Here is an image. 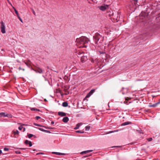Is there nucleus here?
<instances>
[{"label":"nucleus","mask_w":160,"mask_h":160,"mask_svg":"<svg viewBox=\"0 0 160 160\" xmlns=\"http://www.w3.org/2000/svg\"><path fill=\"white\" fill-rule=\"evenodd\" d=\"M89 41L88 39L85 37H82L76 39V45L79 48H86Z\"/></svg>","instance_id":"f257e3e1"},{"label":"nucleus","mask_w":160,"mask_h":160,"mask_svg":"<svg viewBox=\"0 0 160 160\" xmlns=\"http://www.w3.org/2000/svg\"><path fill=\"white\" fill-rule=\"evenodd\" d=\"M106 16L108 17H111V19L112 22H117L119 20L120 17L119 16V19H118V16H114V14L113 11L111 10H108Z\"/></svg>","instance_id":"f03ea898"},{"label":"nucleus","mask_w":160,"mask_h":160,"mask_svg":"<svg viewBox=\"0 0 160 160\" xmlns=\"http://www.w3.org/2000/svg\"><path fill=\"white\" fill-rule=\"evenodd\" d=\"M101 37V36L99 33H96L95 34L93 37V38L96 44H97L98 42H99V43L101 42L102 40L99 41Z\"/></svg>","instance_id":"7ed1b4c3"},{"label":"nucleus","mask_w":160,"mask_h":160,"mask_svg":"<svg viewBox=\"0 0 160 160\" xmlns=\"http://www.w3.org/2000/svg\"><path fill=\"white\" fill-rule=\"evenodd\" d=\"M1 24V32L3 34H4L6 33V27L3 21H1L0 22Z\"/></svg>","instance_id":"20e7f679"},{"label":"nucleus","mask_w":160,"mask_h":160,"mask_svg":"<svg viewBox=\"0 0 160 160\" xmlns=\"http://www.w3.org/2000/svg\"><path fill=\"white\" fill-rule=\"evenodd\" d=\"M108 6L107 5H106L104 6H99L98 8L102 11H105L108 8Z\"/></svg>","instance_id":"39448f33"},{"label":"nucleus","mask_w":160,"mask_h":160,"mask_svg":"<svg viewBox=\"0 0 160 160\" xmlns=\"http://www.w3.org/2000/svg\"><path fill=\"white\" fill-rule=\"evenodd\" d=\"M128 91V88H122V94H125L127 93Z\"/></svg>","instance_id":"423d86ee"},{"label":"nucleus","mask_w":160,"mask_h":160,"mask_svg":"<svg viewBox=\"0 0 160 160\" xmlns=\"http://www.w3.org/2000/svg\"><path fill=\"white\" fill-rule=\"evenodd\" d=\"M87 59V57L86 56H82L81 58V61L82 62H85Z\"/></svg>","instance_id":"0eeeda50"},{"label":"nucleus","mask_w":160,"mask_h":160,"mask_svg":"<svg viewBox=\"0 0 160 160\" xmlns=\"http://www.w3.org/2000/svg\"><path fill=\"white\" fill-rule=\"evenodd\" d=\"M25 143L26 145L29 144L30 147H31L32 146L31 142L29 141L28 140H26L25 141Z\"/></svg>","instance_id":"6e6552de"},{"label":"nucleus","mask_w":160,"mask_h":160,"mask_svg":"<svg viewBox=\"0 0 160 160\" xmlns=\"http://www.w3.org/2000/svg\"><path fill=\"white\" fill-rule=\"evenodd\" d=\"M52 153L53 154H54L55 155H64L65 154L64 153H62L56 152H52Z\"/></svg>","instance_id":"1a4fd4ad"},{"label":"nucleus","mask_w":160,"mask_h":160,"mask_svg":"<svg viewBox=\"0 0 160 160\" xmlns=\"http://www.w3.org/2000/svg\"><path fill=\"white\" fill-rule=\"evenodd\" d=\"M82 125V123H79L77 124L76 126L74 128V129L75 130H77L80 127V126H81Z\"/></svg>","instance_id":"9d476101"},{"label":"nucleus","mask_w":160,"mask_h":160,"mask_svg":"<svg viewBox=\"0 0 160 160\" xmlns=\"http://www.w3.org/2000/svg\"><path fill=\"white\" fill-rule=\"evenodd\" d=\"M39 129L41 130V131H42V132H46V133H50L51 132L47 130H46L44 129L41 128H39Z\"/></svg>","instance_id":"9b49d317"},{"label":"nucleus","mask_w":160,"mask_h":160,"mask_svg":"<svg viewBox=\"0 0 160 160\" xmlns=\"http://www.w3.org/2000/svg\"><path fill=\"white\" fill-rule=\"evenodd\" d=\"M58 114L61 116H64L66 115V113L63 112H58Z\"/></svg>","instance_id":"f8f14e48"},{"label":"nucleus","mask_w":160,"mask_h":160,"mask_svg":"<svg viewBox=\"0 0 160 160\" xmlns=\"http://www.w3.org/2000/svg\"><path fill=\"white\" fill-rule=\"evenodd\" d=\"M69 121V118L67 117H64L62 119V121L63 122L67 123Z\"/></svg>","instance_id":"ddd939ff"},{"label":"nucleus","mask_w":160,"mask_h":160,"mask_svg":"<svg viewBox=\"0 0 160 160\" xmlns=\"http://www.w3.org/2000/svg\"><path fill=\"white\" fill-rule=\"evenodd\" d=\"M92 151H93V150H91L85 151L82 152L81 153V154H85V153H89V152H92Z\"/></svg>","instance_id":"4468645a"},{"label":"nucleus","mask_w":160,"mask_h":160,"mask_svg":"<svg viewBox=\"0 0 160 160\" xmlns=\"http://www.w3.org/2000/svg\"><path fill=\"white\" fill-rule=\"evenodd\" d=\"M132 123L131 122H125L124 123H122L121 125V126H124L126 125H128L129 124H131Z\"/></svg>","instance_id":"2eb2a0df"},{"label":"nucleus","mask_w":160,"mask_h":160,"mask_svg":"<svg viewBox=\"0 0 160 160\" xmlns=\"http://www.w3.org/2000/svg\"><path fill=\"white\" fill-rule=\"evenodd\" d=\"M30 110L32 111H36L37 112L40 111V110L39 109L34 108H30Z\"/></svg>","instance_id":"dca6fc26"},{"label":"nucleus","mask_w":160,"mask_h":160,"mask_svg":"<svg viewBox=\"0 0 160 160\" xmlns=\"http://www.w3.org/2000/svg\"><path fill=\"white\" fill-rule=\"evenodd\" d=\"M35 71H36V72L39 73H41L42 72V69L40 68H39L37 70H35Z\"/></svg>","instance_id":"f3484780"},{"label":"nucleus","mask_w":160,"mask_h":160,"mask_svg":"<svg viewBox=\"0 0 160 160\" xmlns=\"http://www.w3.org/2000/svg\"><path fill=\"white\" fill-rule=\"evenodd\" d=\"M4 117H7L8 118H11L12 117V116L11 114H5Z\"/></svg>","instance_id":"a211bd4d"},{"label":"nucleus","mask_w":160,"mask_h":160,"mask_svg":"<svg viewBox=\"0 0 160 160\" xmlns=\"http://www.w3.org/2000/svg\"><path fill=\"white\" fill-rule=\"evenodd\" d=\"M12 132L14 135H18L19 133V131L18 130H16L15 131H13Z\"/></svg>","instance_id":"6ab92c4d"},{"label":"nucleus","mask_w":160,"mask_h":160,"mask_svg":"<svg viewBox=\"0 0 160 160\" xmlns=\"http://www.w3.org/2000/svg\"><path fill=\"white\" fill-rule=\"evenodd\" d=\"M62 106L63 107H67L68 106V103L66 102H64L62 103Z\"/></svg>","instance_id":"aec40b11"},{"label":"nucleus","mask_w":160,"mask_h":160,"mask_svg":"<svg viewBox=\"0 0 160 160\" xmlns=\"http://www.w3.org/2000/svg\"><path fill=\"white\" fill-rule=\"evenodd\" d=\"M118 130H113V131H112L109 132H108V133H112L117 132H118Z\"/></svg>","instance_id":"412c9836"},{"label":"nucleus","mask_w":160,"mask_h":160,"mask_svg":"<svg viewBox=\"0 0 160 160\" xmlns=\"http://www.w3.org/2000/svg\"><path fill=\"white\" fill-rule=\"evenodd\" d=\"M13 8L15 11V13L17 15V16L18 17V16H19L18 11L16 10V9H15V8L14 7H13Z\"/></svg>","instance_id":"4be33fe9"},{"label":"nucleus","mask_w":160,"mask_h":160,"mask_svg":"<svg viewBox=\"0 0 160 160\" xmlns=\"http://www.w3.org/2000/svg\"><path fill=\"white\" fill-rule=\"evenodd\" d=\"M90 128V126H87L85 127V130L86 131H88L89 130Z\"/></svg>","instance_id":"5701e85b"},{"label":"nucleus","mask_w":160,"mask_h":160,"mask_svg":"<svg viewBox=\"0 0 160 160\" xmlns=\"http://www.w3.org/2000/svg\"><path fill=\"white\" fill-rule=\"evenodd\" d=\"M76 132L78 133H84V132L81 130H78L76 131Z\"/></svg>","instance_id":"b1692460"},{"label":"nucleus","mask_w":160,"mask_h":160,"mask_svg":"<svg viewBox=\"0 0 160 160\" xmlns=\"http://www.w3.org/2000/svg\"><path fill=\"white\" fill-rule=\"evenodd\" d=\"M5 113L4 112H1L0 113V116L2 117L3 116L4 117V116L5 115Z\"/></svg>","instance_id":"393cba45"},{"label":"nucleus","mask_w":160,"mask_h":160,"mask_svg":"<svg viewBox=\"0 0 160 160\" xmlns=\"http://www.w3.org/2000/svg\"><path fill=\"white\" fill-rule=\"evenodd\" d=\"M95 91V89H92L91 90L90 92H89V93L91 94V95Z\"/></svg>","instance_id":"a878e982"},{"label":"nucleus","mask_w":160,"mask_h":160,"mask_svg":"<svg viewBox=\"0 0 160 160\" xmlns=\"http://www.w3.org/2000/svg\"><path fill=\"white\" fill-rule=\"evenodd\" d=\"M157 105V103H155L150 106V107H155Z\"/></svg>","instance_id":"bb28decb"},{"label":"nucleus","mask_w":160,"mask_h":160,"mask_svg":"<svg viewBox=\"0 0 160 160\" xmlns=\"http://www.w3.org/2000/svg\"><path fill=\"white\" fill-rule=\"evenodd\" d=\"M33 135L31 134H29L28 135V138H30L33 136Z\"/></svg>","instance_id":"cd10ccee"},{"label":"nucleus","mask_w":160,"mask_h":160,"mask_svg":"<svg viewBox=\"0 0 160 160\" xmlns=\"http://www.w3.org/2000/svg\"><path fill=\"white\" fill-rule=\"evenodd\" d=\"M23 128V127L22 126H20L18 127V129L19 130H22V129Z\"/></svg>","instance_id":"c85d7f7f"},{"label":"nucleus","mask_w":160,"mask_h":160,"mask_svg":"<svg viewBox=\"0 0 160 160\" xmlns=\"http://www.w3.org/2000/svg\"><path fill=\"white\" fill-rule=\"evenodd\" d=\"M91 95V94L89 92V93H88L87 94V95L86 96V97L88 98V97H90Z\"/></svg>","instance_id":"c756f323"},{"label":"nucleus","mask_w":160,"mask_h":160,"mask_svg":"<svg viewBox=\"0 0 160 160\" xmlns=\"http://www.w3.org/2000/svg\"><path fill=\"white\" fill-rule=\"evenodd\" d=\"M18 18H19V20H20V21L22 22H22V19H21V18L19 17V16H18Z\"/></svg>","instance_id":"7c9ffc66"},{"label":"nucleus","mask_w":160,"mask_h":160,"mask_svg":"<svg viewBox=\"0 0 160 160\" xmlns=\"http://www.w3.org/2000/svg\"><path fill=\"white\" fill-rule=\"evenodd\" d=\"M40 118H41V117L39 116H36L35 117V118L36 120H38Z\"/></svg>","instance_id":"2f4dec72"},{"label":"nucleus","mask_w":160,"mask_h":160,"mask_svg":"<svg viewBox=\"0 0 160 160\" xmlns=\"http://www.w3.org/2000/svg\"><path fill=\"white\" fill-rule=\"evenodd\" d=\"M34 124L35 126H39V127H40V125L39 124H37V123H34Z\"/></svg>","instance_id":"473e14b6"},{"label":"nucleus","mask_w":160,"mask_h":160,"mask_svg":"<svg viewBox=\"0 0 160 160\" xmlns=\"http://www.w3.org/2000/svg\"><path fill=\"white\" fill-rule=\"evenodd\" d=\"M15 153L17 154H20L21 153V152L19 151H16Z\"/></svg>","instance_id":"72a5a7b5"},{"label":"nucleus","mask_w":160,"mask_h":160,"mask_svg":"<svg viewBox=\"0 0 160 160\" xmlns=\"http://www.w3.org/2000/svg\"><path fill=\"white\" fill-rule=\"evenodd\" d=\"M19 149L22 150H25L27 149V148H19Z\"/></svg>","instance_id":"f704fd0d"},{"label":"nucleus","mask_w":160,"mask_h":160,"mask_svg":"<svg viewBox=\"0 0 160 160\" xmlns=\"http://www.w3.org/2000/svg\"><path fill=\"white\" fill-rule=\"evenodd\" d=\"M8 150H9V149L7 148H5L4 149V151H8Z\"/></svg>","instance_id":"c9c22d12"},{"label":"nucleus","mask_w":160,"mask_h":160,"mask_svg":"<svg viewBox=\"0 0 160 160\" xmlns=\"http://www.w3.org/2000/svg\"><path fill=\"white\" fill-rule=\"evenodd\" d=\"M152 140V138H149L148 139V140L149 141H151Z\"/></svg>","instance_id":"e433bc0d"},{"label":"nucleus","mask_w":160,"mask_h":160,"mask_svg":"<svg viewBox=\"0 0 160 160\" xmlns=\"http://www.w3.org/2000/svg\"><path fill=\"white\" fill-rule=\"evenodd\" d=\"M32 12H33V14L35 15H36V14H35V11H34V10L33 9H32Z\"/></svg>","instance_id":"4c0bfd02"},{"label":"nucleus","mask_w":160,"mask_h":160,"mask_svg":"<svg viewBox=\"0 0 160 160\" xmlns=\"http://www.w3.org/2000/svg\"><path fill=\"white\" fill-rule=\"evenodd\" d=\"M8 3L11 5L12 6V4L8 0Z\"/></svg>","instance_id":"58836bf2"},{"label":"nucleus","mask_w":160,"mask_h":160,"mask_svg":"<svg viewBox=\"0 0 160 160\" xmlns=\"http://www.w3.org/2000/svg\"><path fill=\"white\" fill-rule=\"evenodd\" d=\"M38 154H43V153L42 152H39V153H38L37 154V155H38Z\"/></svg>","instance_id":"ea45409f"},{"label":"nucleus","mask_w":160,"mask_h":160,"mask_svg":"<svg viewBox=\"0 0 160 160\" xmlns=\"http://www.w3.org/2000/svg\"><path fill=\"white\" fill-rule=\"evenodd\" d=\"M19 69L20 70V69L22 70L23 71H24V70H25L24 69V68L22 69V68L21 67H19Z\"/></svg>","instance_id":"a19ab883"},{"label":"nucleus","mask_w":160,"mask_h":160,"mask_svg":"<svg viewBox=\"0 0 160 160\" xmlns=\"http://www.w3.org/2000/svg\"><path fill=\"white\" fill-rule=\"evenodd\" d=\"M120 146H114L112 147V148H115V147H120Z\"/></svg>","instance_id":"79ce46f5"},{"label":"nucleus","mask_w":160,"mask_h":160,"mask_svg":"<svg viewBox=\"0 0 160 160\" xmlns=\"http://www.w3.org/2000/svg\"><path fill=\"white\" fill-rule=\"evenodd\" d=\"M54 122H53V121H52V122H51V124H52H52H54Z\"/></svg>","instance_id":"37998d69"},{"label":"nucleus","mask_w":160,"mask_h":160,"mask_svg":"<svg viewBox=\"0 0 160 160\" xmlns=\"http://www.w3.org/2000/svg\"><path fill=\"white\" fill-rule=\"evenodd\" d=\"M23 132H24L25 130V128H24V127H23Z\"/></svg>","instance_id":"c03bdc74"},{"label":"nucleus","mask_w":160,"mask_h":160,"mask_svg":"<svg viewBox=\"0 0 160 160\" xmlns=\"http://www.w3.org/2000/svg\"><path fill=\"white\" fill-rule=\"evenodd\" d=\"M2 153V151L0 150V155Z\"/></svg>","instance_id":"a18cd8bd"},{"label":"nucleus","mask_w":160,"mask_h":160,"mask_svg":"<svg viewBox=\"0 0 160 160\" xmlns=\"http://www.w3.org/2000/svg\"><path fill=\"white\" fill-rule=\"evenodd\" d=\"M160 103V102H158L156 103H157V105L158 104H159Z\"/></svg>","instance_id":"49530a36"},{"label":"nucleus","mask_w":160,"mask_h":160,"mask_svg":"<svg viewBox=\"0 0 160 160\" xmlns=\"http://www.w3.org/2000/svg\"><path fill=\"white\" fill-rule=\"evenodd\" d=\"M4 121H8L7 120V119H4Z\"/></svg>","instance_id":"de8ad7c7"},{"label":"nucleus","mask_w":160,"mask_h":160,"mask_svg":"<svg viewBox=\"0 0 160 160\" xmlns=\"http://www.w3.org/2000/svg\"><path fill=\"white\" fill-rule=\"evenodd\" d=\"M100 53H101V54H102V53H103V52H100Z\"/></svg>","instance_id":"09e8293b"},{"label":"nucleus","mask_w":160,"mask_h":160,"mask_svg":"<svg viewBox=\"0 0 160 160\" xmlns=\"http://www.w3.org/2000/svg\"><path fill=\"white\" fill-rule=\"evenodd\" d=\"M42 76L43 77L45 78V77L44 75H43Z\"/></svg>","instance_id":"8fccbe9b"},{"label":"nucleus","mask_w":160,"mask_h":160,"mask_svg":"<svg viewBox=\"0 0 160 160\" xmlns=\"http://www.w3.org/2000/svg\"><path fill=\"white\" fill-rule=\"evenodd\" d=\"M133 1H137L138 0H133Z\"/></svg>","instance_id":"3c124183"},{"label":"nucleus","mask_w":160,"mask_h":160,"mask_svg":"<svg viewBox=\"0 0 160 160\" xmlns=\"http://www.w3.org/2000/svg\"><path fill=\"white\" fill-rule=\"evenodd\" d=\"M92 62H93V60L92 61H91Z\"/></svg>","instance_id":"603ef678"},{"label":"nucleus","mask_w":160,"mask_h":160,"mask_svg":"<svg viewBox=\"0 0 160 160\" xmlns=\"http://www.w3.org/2000/svg\"><path fill=\"white\" fill-rule=\"evenodd\" d=\"M33 151H35V149H34V150H33Z\"/></svg>","instance_id":"864d4df0"},{"label":"nucleus","mask_w":160,"mask_h":160,"mask_svg":"<svg viewBox=\"0 0 160 160\" xmlns=\"http://www.w3.org/2000/svg\"><path fill=\"white\" fill-rule=\"evenodd\" d=\"M109 103H108V106L109 107Z\"/></svg>","instance_id":"5fc2aeb1"}]
</instances>
